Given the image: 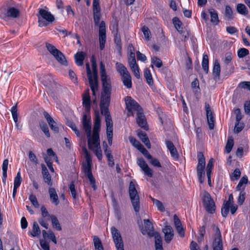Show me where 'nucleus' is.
Here are the masks:
<instances>
[{
    "label": "nucleus",
    "mask_w": 250,
    "mask_h": 250,
    "mask_svg": "<svg viewBox=\"0 0 250 250\" xmlns=\"http://www.w3.org/2000/svg\"><path fill=\"white\" fill-rule=\"evenodd\" d=\"M93 7L94 12V21L95 25H98L100 21V7L99 0H93Z\"/></svg>",
    "instance_id": "412c9836"
},
{
    "label": "nucleus",
    "mask_w": 250,
    "mask_h": 250,
    "mask_svg": "<svg viewBox=\"0 0 250 250\" xmlns=\"http://www.w3.org/2000/svg\"><path fill=\"white\" fill-rule=\"evenodd\" d=\"M202 202L208 212L212 214L215 212V203L208 192L206 191L204 192L202 197Z\"/></svg>",
    "instance_id": "0eeeda50"
},
{
    "label": "nucleus",
    "mask_w": 250,
    "mask_h": 250,
    "mask_svg": "<svg viewBox=\"0 0 250 250\" xmlns=\"http://www.w3.org/2000/svg\"><path fill=\"white\" fill-rule=\"evenodd\" d=\"M151 67L152 68H154V65L158 68H160L163 65V62L161 60L156 56H154L151 58Z\"/></svg>",
    "instance_id": "37998d69"
},
{
    "label": "nucleus",
    "mask_w": 250,
    "mask_h": 250,
    "mask_svg": "<svg viewBox=\"0 0 250 250\" xmlns=\"http://www.w3.org/2000/svg\"><path fill=\"white\" fill-rule=\"evenodd\" d=\"M86 73L87 75V78L89 80V76L90 75V78L92 80L93 83H98V73L97 70L95 69L93 70V76L92 75V73L90 70V66L88 63L86 64Z\"/></svg>",
    "instance_id": "a878e982"
},
{
    "label": "nucleus",
    "mask_w": 250,
    "mask_h": 250,
    "mask_svg": "<svg viewBox=\"0 0 250 250\" xmlns=\"http://www.w3.org/2000/svg\"><path fill=\"white\" fill-rule=\"evenodd\" d=\"M128 193L134 210L136 214H138L140 210V197L136 188L135 184L132 181H131L129 183Z\"/></svg>",
    "instance_id": "f257e3e1"
},
{
    "label": "nucleus",
    "mask_w": 250,
    "mask_h": 250,
    "mask_svg": "<svg viewBox=\"0 0 250 250\" xmlns=\"http://www.w3.org/2000/svg\"><path fill=\"white\" fill-rule=\"evenodd\" d=\"M213 159L211 158L208 163L206 167V174L211 173L212 169L213 167Z\"/></svg>",
    "instance_id": "69168bd1"
},
{
    "label": "nucleus",
    "mask_w": 250,
    "mask_h": 250,
    "mask_svg": "<svg viewBox=\"0 0 250 250\" xmlns=\"http://www.w3.org/2000/svg\"><path fill=\"white\" fill-rule=\"evenodd\" d=\"M93 243L95 247V250H104L101 240L96 236L93 237Z\"/></svg>",
    "instance_id": "a18cd8bd"
},
{
    "label": "nucleus",
    "mask_w": 250,
    "mask_h": 250,
    "mask_svg": "<svg viewBox=\"0 0 250 250\" xmlns=\"http://www.w3.org/2000/svg\"><path fill=\"white\" fill-rule=\"evenodd\" d=\"M91 165V160H86V163L83 164L82 168L85 176L88 179L92 188L94 190H96L97 188L96 185L95 179L92 173Z\"/></svg>",
    "instance_id": "423d86ee"
},
{
    "label": "nucleus",
    "mask_w": 250,
    "mask_h": 250,
    "mask_svg": "<svg viewBox=\"0 0 250 250\" xmlns=\"http://www.w3.org/2000/svg\"><path fill=\"white\" fill-rule=\"evenodd\" d=\"M205 109L206 112V115L208 124L209 128L210 130L214 128V118L213 116L212 112L211 111L209 104L205 103Z\"/></svg>",
    "instance_id": "f3484780"
},
{
    "label": "nucleus",
    "mask_w": 250,
    "mask_h": 250,
    "mask_svg": "<svg viewBox=\"0 0 250 250\" xmlns=\"http://www.w3.org/2000/svg\"><path fill=\"white\" fill-rule=\"evenodd\" d=\"M111 95L101 94L100 101V109L101 113L105 116V121H112L109 111L108 107L110 104Z\"/></svg>",
    "instance_id": "7ed1b4c3"
},
{
    "label": "nucleus",
    "mask_w": 250,
    "mask_h": 250,
    "mask_svg": "<svg viewBox=\"0 0 250 250\" xmlns=\"http://www.w3.org/2000/svg\"><path fill=\"white\" fill-rule=\"evenodd\" d=\"M136 119L137 124L140 127L146 130L148 129L146 120L145 115L144 114L143 110H142L141 112L137 113Z\"/></svg>",
    "instance_id": "aec40b11"
},
{
    "label": "nucleus",
    "mask_w": 250,
    "mask_h": 250,
    "mask_svg": "<svg viewBox=\"0 0 250 250\" xmlns=\"http://www.w3.org/2000/svg\"><path fill=\"white\" fill-rule=\"evenodd\" d=\"M230 203L229 201L227 202L225 204H224L223 207L221 209L222 215L224 217H226L229 211V207Z\"/></svg>",
    "instance_id": "864d4df0"
},
{
    "label": "nucleus",
    "mask_w": 250,
    "mask_h": 250,
    "mask_svg": "<svg viewBox=\"0 0 250 250\" xmlns=\"http://www.w3.org/2000/svg\"><path fill=\"white\" fill-rule=\"evenodd\" d=\"M114 42L116 44L118 49L121 50L122 48L121 40L120 38V36L118 34V33H116L115 35Z\"/></svg>",
    "instance_id": "338daca9"
},
{
    "label": "nucleus",
    "mask_w": 250,
    "mask_h": 250,
    "mask_svg": "<svg viewBox=\"0 0 250 250\" xmlns=\"http://www.w3.org/2000/svg\"><path fill=\"white\" fill-rule=\"evenodd\" d=\"M224 19L226 21H231L233 19V13L231 8L229 5H226L224 12Z\"/></svg>",
    "instance_id": "473e14b6"
},
{
    "label": "nucleus",
    "mask_w": 250,
    "mask_h": 250,
    "mask_svg": "<svg viewBox=\"0 0 250 250\" xmlns=\"http://www.w3.org/2000/svg\"><path fill=\"white\" fill-rule=\"evenodd\" d=\"M249 53V50L245 48L239 49L237 52V55L239 58H242L248 55Z\"/></svg>",
    "instance_id": "bf43d9fd"
},
{
    "label": "nucleus",
    "mask_w": 250,
    "mask_h": 250,
    "mask_svg": "<svg viewBox=\"0 0 250 250\" xmlns=\"http://www.w3.org/2000/svg\"><path fill=\"white\" fill-rule=\"evenodd\" d=\"M106 126V135L108 144L111 146L112 144L113 138V122L112 121L105 122Z\"/></svg>",
    "instance_id": "4be33fe9"
},
{
    "label": "nucleus",
    "mask_w": 250,
    "mask_h": 250,
    "mask_svg": "<svg viewBox=\"0 0 250 250\" xmlns=\"http://www.w3.org/2000/svg\"><path fill=\"white\" fill-rule=\"evenodd\" d=\"M89 83L90 88L92 92V95L94 96H96V92L98 90V83H93L90 78V75L89 76Z\"/></svg>",
    "instance_id": "49530a36"
},
{
    "label": "nucleus",
    "mask_w": 250,
    "mask_h": 250,
    "mask_svg": "<svg viewBox=\"0 0 250 250\" xmlns=\"http://www.w3.org/2000/svg\"><path fill=\"white\" fill-rule=\"evenodd\" d=\"M45 118L51 128V129L55 133H58L59 132V129L57 123L50 116V115L46 111H44L43 113Z\"/></svg>",
    "instance_id": "dca6fc26"
},
{
    "label": "nucleus",
    "mask_w": 250,
    "mask_h": 250,
    "mask_svg": "<svg viewBox=\"0 0 250 250\" xmlns=\"http://www.w3.org/2000/svg\"><path fill=\"white\" fill-rule=\"evenodd\" d=\"M30 233V234L33 237H35V236L39 235L40 234L41 230H40L39 226L37 222H34L33 223L32 232H31Z\"/></svg>",
    "instance_id": "de8ad7c7"
},
{
    "label": "nucleus",
    "mask_w": 250,
    "mask_h": 250,
    "mask_svg": "<svg viewBox=\"0 0 250 250\" xmlns=\"http://www.w3.org/2000/svg\"><path fill=\"white\" fill-rule=\"evenodd\" d=\"M75 62L79 66H82L83 64V62L84 59V56L83 52H77L74 56Z\"/></svg>",
    "instance_id": "4c0bfd02"
},
{
    "label": "nucleus",
    "mask_w": 250,
    "mask_h": 250,
    "mask_svg": "<svg viewBox=\"0 0 250 250\" xmlns=\"http://www.w3.org/2000/svg\"><path fill=\"white\" fill-rule=\"evenodd\" d=\"M90 97H83V104L86 110H89L90 109Z\"/></svg>",
    "instance_id": "603ef678"
},
{
    "label": "nucleus",
    "mask_w": 250,
    "mask_h": 250,
    "mask_svg": "<svg viewBox=\"0 0 250 250\" xmlns=\"http://www.w3.org/2000/svg\"><path fill=\"white\" fill-rule=\"evenodd\" d=\"M40 128L43 132L45 136L49 138L50 137L49 129L47 124L44 122H41L40 123Z\"/></svg>",
    "instance_id": "3c124183"
},
{
    "label": "nucleus",
    "mask_w": 250,
    "mask_h": 250,
    "mask_svg": "<svg viewBox=\"0 0 250 250\" xmlns=\"http://www.w3.org/2000/svg\"><path fill=\"white\" fill-rule=\"evenodd\" d=\"M241 175V171L239 168H236L233 172L232 173L231 176H230V179L231 181H234L238 180Z\"/></svg>",
    "instance_id": "4d7b16f0"
},
{
    "label": "nucleus",
    "mask_w": 250,
    "mask_h": 250,
    "mask_svg": "<svg viewBox=\"0 0 250 250\" xmlns=\"http://www.w3.org/2000/svg\"><path fill=\"white\" fill-rule=\"evenodd\" d=\"M154 236L155 237V250H163L162 238L159 233L156 232Z\"/></svg>",
    "instance_id": "7c9ffc66"
},
{
    "label": "nucleus",
    "mask_w": 250,
    "mask_h": 250,
    "mask_svg": "<svg viewBox=\"0 0 250 250\" xmlns=\"http://www.w3.org/2000/svg\"><path fill=\"white\" fill-rule=\"evenodd\" d=\"M163 232L165 234V241L167 244L169 243L174 236V230L169 225H167L163 229Z\"/></svg>",
    "instance_id": "a211bd4d"
},
{
    "label": "nucleus",
    "mask_w": 250,
    "mask_h": 250,
    "mask_svg": "<svg viewBox=\"0 0 250 250\" xmlns=\"http://www.w3.org/2000/svg\"><path fill=\"white\" fill-rule=\"evenodd\" d=\"M237 12L242 15H247L248 14V10L245 4L242 3H238L236 6Z\"/></svg>",
    "instance_id": "a19ab883"
},
{
    "label": "nucleus",
    "mask_w": 250,
    "mask_h": 250,
    "mask_svg": "<svg viewBox=\"0 0 250 250\" xmlns=\"http://www.w3.org/2000/svg\"><path fill=\"white\" fill-rule=\"evenodd\" d=\"M202 66L204 71L207 74L208 72V57L206 54H203Z\"/></svg>",
    "instance_id": "79ce46f5"
},
{
    "label": "nucleus",
    "mask_w": 250,
    "mask_h": 250,
    "mask_svg": "<svg viewBox=\"0 0 250 250\" xmlns=\"http://www.w3.org/2000/svg\"><path fill=\"white\" fill-rule=\"evenodd\" d=\"M173 23L174 24V27L177 30V31L180 33L182 34L183 30L182 25V22L180 21L178 18L174 17L173 19Z\"/></svg>",
    "instance_id": "c03bdc74"
},
{
    "label": "nucleus",
    "mask_w": 250,
    "mask_h": 250,
    "mask_svg": "<svg viewBox=\"0 0 250 250\" xmlns=\"http://www.w3.org/2000/svg\"><path fill=\"white\" fill-rule=\"evenodd\" d=\"M151 199L152 201H153V204L155 205V206H156V207L157 208L158 210H159L160 211H162V212H163L165 210V208L162 203L161 201H160L157 199H155L154 198H153L152 197H151Z\"/></svg>",
    "instance_id": "6e6d98bb"
},
{
    "label": "nucleus",
    "mask_w": 250,
    "mask_h": 250,
    "mask_svg": "<svg viewBox=\"0 0 250 250\" xmlns=\"http://www.w3.org/2000/svg\"><path fill=\"white\" fill-rule=\"evenodd\" d=\"M137 163L144 171L145 175L149 177H152L153 176V171L148 167L146 161L143 158H139L137 159Z\"/></svg>",
    "instance_id": "ddd939ff"
},
{
    "label": "nucleus",
    "mask_w": 250,
    "mask_h": 250,
    "mask_svg": "<svg viewBox=\"0 0 250 250\" xmlns=\"http://www.w3.org/2000/svg\"><path fill=\"white\" fill-rule=\"evenodd\" d=\"M213 229L215 231L212 243L213 250H223V242L220 230L218 227L213 225Z\"/></svg>",
    "instance_id": "6e6552de"
},
{
    "label": "nucleus",
    "mask_w": 250,
    "mask_h": 250,
    "mask_svg": "<svg viewBox=\"0 0 250 250\" xmlns=\"http://www.w3.org/2000/svg\"><path fill=\"white\" fill-rule=\"evenodd\" d=\"M50 219L51 220L53 228L58 231L62 230V227L56 216H55L54 215H51L50 216Z\"/></svg>",
    "instance_id": "e433bc0d"
},
{
    "label": "nucleus",
    "mask_w": 250,
    "mask_h": 250,
    "mask_svg": "<svg viewBox=\"0 0 250 250\" xmlns=\"http://www.w3.org/2000/svg\"><path fill=\"white\" fill-rule=\"evenodd\" d=\"M221 68L220 63L218 60L216 59L214 62V65L212 69V74L214 79H219L220 75Z\"/></svg>",
    "instance_id": "bb28decb"
},
{
    "label": "nucleus",
    "mask_w": 250,
    "mask_h": 250,
    "mask_svg": "<svg viewBox=\"0 0 250 250\" xmlns=\"http://www.w3.org/2000/svg\"><path fill=\"white\" fill-rule=\"evenodd\" d=\"M233 139L231 138H229L225 146V150L227 153H229L231 151L233 146Z\"/></svg>",
    "instance_id": "5fc2aeb1"
},
{
    "label": "nucleus",
    "mask_w": 250,
    "mask_h": 250,
    "mask_svg": "<svg viewBox=\"0 0 250 250\" xmlns=\"http://www.w3.org/2000/svg\"><path fill=\"white\" fill-rule=\"evenodd\" d=\"M100 48L103 50L104 47L106 42V29L105 24L104 21H102L99 26V31Z\"/></svg>",
    "instance_id": "9b49d317"
},
{
    "label": "nucleus",
    "mask_w": 250,
    "mask_h": 250,
    "mask_svg": "<svg viewBox=\"0 0 250 250\" xmlns=\"http://www.w3.org/2000/svg\"><path fill=\"white\" fill-rule=\"evenodd\" d=\"M20 16V11L13 7H9L7 9L6 13L4 14L3 18H16Z\"/></svg>",
    "instance_id": "5701e85b"
},
{
    "label": "nucleus",
    "mask_w": 250,
    "mask_h": 250,
    "mask_svg": "<svg viewBox=\"0 0 250 250\" xmlns=\"http://www.w3.org/2000/svg\"><path fill=\"white\" fill-rule=\"evenodd\" d=\"M205 158L203 153L199 152L198 154V164L197 166V173L205 174L204 169L205 167Z\"/></svg>",
    "instance_id": "6ab92c4d"
},
{
    "label": "nucleus",
    "mask_w": 250,
    "mask_h": 250,
    "mask_svg": "<svg viewBox=\"0 0 250 250\" xmlns=\"http://www.w3.org/2000/svg\"><path fill=\"white\" fill-rule=\"evenodd\" d=\"M111 232L117 250H124L123 241L120 232L114 227H111Z\"/></svg>",
    "instance_id": "1a4fd4ad"
},
{
    "label": "nucleus",
    "mask_w": 250,
    "mask_h": 250,
    "mask_svg": "<svg viewBox=\"0 0 250 250\" xmlns=\"http://www.w3.org/2000/svg\"><path fill=\"white\" fill-rule=\"evenodd\" d=\"M47 50L54 57L56 60L61 64L67 65V61L64 55L52 44L46 43Z\"/></svg>",
    "instance_id": "39448f33"
},
{
    "label": "nucleus",
    "mask_w": 250,
    "mask_h": 250,
    "mask_svg": "<svg viewBox=\"0 0 250 250\" xmlns=\"http://www.w3.org/2000/svg\"><path fill=\"white\" fill-rule=\"evenodd\" d=\"M82 126L83 129L86 133L87 137H90L91 133V123L90 118H88L86 114H84L82 119Z\"/></svg>",
    "instance_id": "4468645a"
},
{
    "label": "nucleus",
    "mask_w": 250,
    "mask_h": 250,
    "mask_svg": "<svg viewBox=\"0 0 250 250\" xmlns=\"http://www.w3.org/2000/svg\"><path fill=\"white\" fill-rule=\"evenodd\" d=\"M101 126V119L98 112L95 114L94 119V125L93 129V134H99V131Z\"/></svg>",
    "instance_id": "cd10ccee"
},
{
    "label": "nucleus",
    "mask_w": 250,
    "mask_h": 250,
    "mask_svg": "<svg viewBox=\"0 0 250 250\" xmlns=\"http://www.w3.org/2000/svg\"><path fill=\"white\" fill-rule=\"evenodd\" d=\"M137 135L142 141V142L144 143L146 146L148 148H150L151 147V145L146 134L143 132L142 131H139L137 133Z\"/></svg>",
    "instance_id": "c756f323"
},
{
    "label": "nucleus",
    "mask_w": 250,
    "mask_h": 250,
    "mask_svg": "<svg viewBox=\"0 0 250 250\" xmlns=\"http://www.w3.org/2000/svg\"><path fill=\"white\" fill-rule=\"evenodd\" d=\"M42 173L44 182L46 183L48 185L51 186L52 185L51 177L47 168L44 166H43V167H42Z\"/></svg>",
    "instance_id": "c85d7f7f"
},
{
    "label": "nucleus",
    "mask_w": 250,
    "mask_h": 250,
    "mask_svg": "<svg viewBox=\"0 0 250 250\" xmlns=\"http://www.w3.org/2000/svg\"><path fill=\"white\" fill-rule=\"evenodd\" d=\"M125 102L126 108L127 110V116H134V112L136 111V113L141 112L143 110V108L131 97L127 96L125 98Z\"/></svg>",
    "instance_id": "20e7f679"
},
{
    "label": "nucleus",
    "mask_w": 250,
    "mask_h": 250,
    "mask_svg": "<svg viewBox=\"0 0 250 250\" xmlns=\"http://www.w3.org/2000/svg\"><path fill=\"white\" fill-rule=\"evenodd\" d=\"M130 67L131 71H132L134 75H135V76L137 79H140V72H139V66H138V64L135 65H132L131 66H130Z\"/></svg>",
    "instance_id": "680f3d73"
},
{
    "label": "nucleus",
    "mask_w": 250,
    "mask_h": 250,
    "mask_svg": "<svg viewBox=\"0 0 250 250\" xmlns=\"http://www.w3.org/2000/svg\"><path fill=\"white\" fill-rule=\"evenodd\" d=\"M42 236L44 238H48L51 239L52 242H53L55 244H57V240L55 237V235L54 233V232L51 230H49L48 232H47L45 230H43L42 231Z\"/></svg>",
    "instance_id": "c9c22d12"
},
{
    "label": "nucleus",
    "mask_w": 250,
    "mask_h": 250,
    "mask_svg": "<svg viewBox=\"0 0 250 250\" xmlns=\"http://www.w3.org/2000/svg\"><path fill=\"white\" fill-rule=\"evenodd\" d=\"M142 31L143 32V34H144L145 39L147 41H149L150 40V35L151 33H150V30L149 29V28L147 26H144L142 28Z\"/></svg>",
    "instance_id": "052dcab7"
},
{
    "label": "nucleus",
    "mask_w": 250,
    "mask_h": 250,
    "mask_svg": "<svg viewBox=\"0 0 250 250\" xmlns=\"http://www.w3.org/2000/svg\"><path fill=\"white\" fill-rule=\"evenodd\" d=\"M122 77L124 85L127 88H131L132 87V81L130 74L123 76Z\"/></svg>",
    "instance_id": "58836bf2"
},
{
    "label": "nucleus",
    "mask_w": 250,
    "mask_h": 250,
    "mask_svg": "<svg viewBox=\"0 0 250 250\" xmlns=\"http://www.w3.org/2000/svg\"><path fill=\"white\" fill-rule=\"evenodd\" d=\"M37 16L39 26L41 27L47 26L55 21L54 16L50 12L42 8L39 9Z\"/></svg>",
    "instance_id": "f03ea898"
},
{
    "label": "nucleus",
    "mask_w": 250,
    "mask_h": 250,
    "mask_svg": "<svg viewBox=\"0 0 250 250\" xmlns=\"http://www.w3.org/2000/svg\"><path fill=\"white\" fill-rule=\"evenodd\" d=\"M116 67L117 72L122 77L129 74L125 66L121 63L117 62L116 63Z\"/></svg>",
    "instance_id": "2f4dec72"
},
{
    "label": "nucleus",
    "mask_w": 250,
    "mask_h": 250,
    "mask_svg": "<svg viewBox=\"0 0 250 250\" xmlns=\"http://www.w3.org/2000/svg\"><path fill=\"white\" fill-rule=\"evenodd\" d=\"M17 111L18 110H17V104H16L15 105L13 106L12 107L11 111V113L12 115V117H13V120L16 124V125L18 127V115Z\"/></svg>",
    "instance_id": "09e8293b"
},
{
    "label": "nucleus",
    "mask_w": 250,
    "mask_h": 250,
    "mask_svg": "<svg viewBox=\"0 0 250 250\" xmlns=\"http://www.w3.org/2000/svg\"><path fill=\"white\" fill-rule=\"evenodd\" d=\"M129 140L130 143L138 150L141 148L143 145L134 137L130 136Z\"/></svg>",
    "instance_id": "8fccbe9b"
},
{
    "label": "nucleus",
    "mask_w": 250,
    "mask_h": 250,
    "mask_svg": "<svg viewBox=\"0 0 250 250\" xmlns=\"http://www.w3.org/2000/svg\"><path fill=\"white\" fill-rule=\"evenodd\" d=\"M51 202L57 206L59 204L60 201L56 189L53 188H50L48 189Z\"/></svg>",
    "instance_id": "393cba45"
},
{
    "label": "nucleus",
    "mask_w": 250,
    "mask_h": 250,
    "mask_svg": "<svg viewBox=\"0 0 250 250\" xmlns=\"http://www.w3.org/2000/svg\"><path fill=\"white\" fill-rule=\"evenodd\" d=\"M139 150L148 159L152 158V156L143 146Z\"/></svg>",
    "instance_id": "774afa93"
},
{
    "label": "nucleus",
    "mask_w": 250,
    "mask_h": 250,
    "mask_svg": "<svg viewBox=\"0 0 250 250\" xmlns=\"http://www.w3.org/2000/svg\"><path fill=\"white\" fill-rule=\"evenodd\" d=\"M145 227L139 226L140 230L143 235L147 234L149 236L152 237L155 235V232H154V228L152 223L149 219H145L144 220Z\"/></svg>",
    "instance_id": "9d476101"
},
{
    "label": "nucleus",
    "mask_w": 250,
    "mask_h": 250,
    "mask_svg": "<svg viewBox=\"0 0 250 250\" xmlns=\"http://www.w3.org/2000/svg\"><path fill=\"white\" fill-rule=\"evenodd\" d=\"M21 182V173L19 171L14 179V187H19Z\"/></svg>",
    "instance_id": "e2e57ef3"
},
{
    "label": "nucleus",
    "mask_w": 250,
    "mask_h": 250,
    "mask_svg": "<svg viewBox=\"0 0 250 250\" xmlns=\"http://www.w3.org/2000/svg\"><path fill=\"white\" fill-rule=\"evenodd\" d=\"M29 199L35 208H38L39 207V204L35 195L32 194L30 195L29 197Z\"/></svg>",
    "instance_id": "0e129e2a"
},
{
    "label": "nucleus",
    "mask_w": 250,
    "mask_h": 250,
    "mask_svg": "<svg viewBox=\"0 0 250 250\" xmlns=\"http://www.w3.org/2000/svg\"><path fill=\"white\" fill-rule=\"evenodd\" d=\"M88 138V146L91 150L100 147V137L99 134H93L92 137L91 136Z\"/></svg>",
    "instance_id": "2eb2a0df"
},
{
    "label": "nucleus",
    "mask_w": 250,
    "mask_h": 250,
    "mask_svg": "<svg viewBox=\"0 0 250 250\" xmlns=\"http://www.w3.org/2000/svg\"><path fill=\"white\" fill-rule=\"evenodd\" d=\"M144 75L148 84L152 85L153 84V81L150 71L148 68H146L145 69Z\"/></svg>",
    "instance_id": "ea45409f"
},
{
    "label": "nucleus",
    "mask_w": 250,
    "mask_h": 250,
    "mask_svg": "<svg viewBox=\"0 0 250 250\" xmlns=\"http://www.w3.org/2000/svg\"><path fill=\"white\" fill-rule=\"evenodd\" d=\"M102 91L101 94L111 95L112 86L110 78L108 77L102 78Z\"/></svg>",
    "instance_id": "f8f14e48"
},
{
    "label": "nucleus",
    "mask_w": 250,
    "mask_h": 250,
    "mask_svg": "<svg viewBox=\"0 0 250 250\" xmlns=\"http://www.w3.org/2000/svg\"><path fill=\"white\" fill-rule=\"evenodd\" d=\"M69 190L71 192V195L74 199H76L77 198V193L75 190V186L74 182L72 181L69 186Z\"/></svg>",
    "instance_id": "13d9d810"
},
{
    "label": "nucleus",
    "mask_w": 250,
    "mask_h": 250,
    "mask_svg": "<svg viewBox=\"0 0 250 250\" xmlns=\"http://www.w3.org/2000/svg\"><path fill=\"white\" fill-rule=\"evenodd\" d=\"M8 160L5 159L2 163V180L3 183L5 184L6 182L7 178V171L8 169Z\"/></svg>",
    "instance_id": "72a5a7b5"
},
{
    "label": "nucleus",
    "mask_w": 250,
    "mask_h": 250,
    "mask_svg": "<svg viewBox=\"0 0 250 250\" xmlns=\"http://www.w3.org/2000/svg\"><path fill=\"white\" fill-rule=\"evenodd\" d=\"M209 13L210 15L211 22L214 25H217L219 22L217 12L215 10L212 9L209 10Z\"/></svg>",
    "instance_id": "f704fd0d"
},
{
    "label": "nucleus",
    "mask_w": 250,
    "mask_h": 250,
    "mask_svg": "<svg viewBox=\"0 0 250 250\" xmlns=\"http://www.w3.org/2000/svg\"><path fill=\"white\" fill-rule=\"evenodd\" d=\"M103 146L104 154L108 159V165L110 167H113L114 165V159L111 154V151L109 149H108L107 145L105 141L103 142Z\"/></svg>",
    "instance_id": "b1692460"
}]
</instances>
